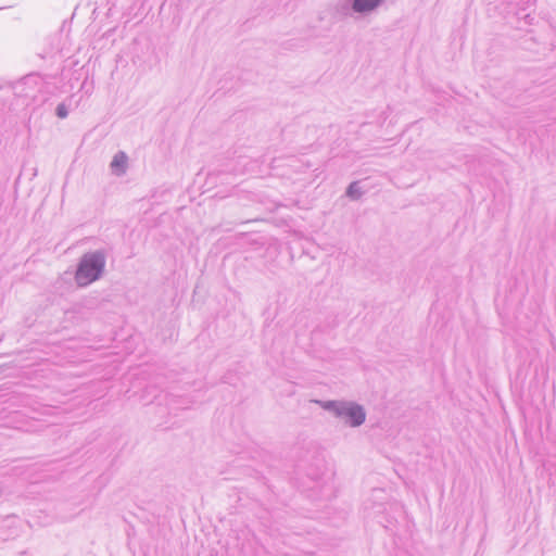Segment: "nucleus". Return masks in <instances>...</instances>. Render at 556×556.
<instances>
[{"label": "nucleus", "instance_id": "nucleus-1", "mask_svg": "<svg viewBox=\"0 0 556 556\" xmlns=\"http://www.w3.org/2000/svg\"><path fill=\"white\" fill-rule=\"evenodd\" d=\"M106 263L103 251L97 250L85 253L75 273V281L79 287H87L101 278Z\"/></svg>", "mask_w": 556, "mask_h": 556}, {"label": "nucleus", "instance_id": "nucleus-2", "mask_svg": "<svg viewBox=\"0 0 556 556\" xmlns=\"http://www.w3.org/2000/svg\"><path fill=\"white\" fill-rule=\"evenodd\" d=\"M321 407L332 413L336 417L343 419L352 428L362 426L366 420L364 407L355 402L326 401L323 402Z\"/></svg>", "mask_w": 556, "mask_h": 556}, {"label": "nucleus", "instance_id": "nucleus-3", "mask_svg": "<svg viewBox=\"0 0 556 556\" xmlns=\"http://www.w3.org/2000/svg\"><path fill=\"white\" fill-rule=\"evenodd\" d=\"M384 0H343L338 3L337 11L342 15H368L376 11Z\"/></svg>", "mask_w": 556, "mask_h": 556}, {"label": "nucleus", "instance_id": "nucleus-4", "mask_svg": "<svg viewBox=\"0 0 556 556\" xmlns=\"http://www.w3.org/2000/svg\"><path fill=\"white\" fill-rule=\"evenodd\" d=\"M127 155L124 152L116 153L111 162L112 170L117 175L124 174L127 166Z\"/></svg>", "mask_w": 556, "mask_h": 556}, {"label": "nucleus", "instance_id": "nucleus-5", "mask_svg": "<svg viewBox=\"0 0 556 556\" xmlns=\"http://www.w3.org/2000/svg\"><path fill=\"white\" fill-rule=\"evenodd\" d=\"M363 191L357 181H353L346 189V195L352 200H358L363 195Z\"/></svg>", "mask_w": 556, "mask_h": 556}, {"label": "nucleus", "instance_id": "nucleus-6", "mask_svg": "<svg viewBox=\"0 0 556 556\" xmlns=\"http://www.w3.org/2000/svg\"><path fill=\"white\" fill-rule=\"evenodd\" d=\"M55 112H56L58 117H60V118H65L68 115V109L65 103H60L56 106Z\"/></svg>", "mask_w": 556, "mask_h": 556}]
</instances>
